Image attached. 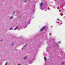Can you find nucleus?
Wrapping results in <instances>:
<instances>
[{
    "instance_id": "obj_1",
    "label": "nucleus",
    "mask_w": 65,
    "mask_h": 65,
    "mask_svg": "<svg viewBox=\"0 0 65 65\" xmlns=\"http://www.w3.org/2000/svg\"><path fill=\"white\" fill-rule=\"evenodd\" d=\"M46 27V26H45L43 27L40 30V31H42L44 29H45V28Z\"/></svg>"
},
{
    "instance_id": "obj_2",
    "label": "nucleus",
    "mask_w": 65,
    "mask_h": 65,
    "mask_svg": "<svg viewBox=\"0 0 65 65\" xmlns=\"http://www.w3.org/2000/svg\"><path fill=\"white\" fill-rule=\"evenodd\" d=\"M19 26H17L15 29H14V30H15L17 29H18V28H19Z\"/></svg>"
},
{
    "instance_id": "obj_3",
    "label": "nucleus",
    "mask_w": 65,
    "mask_h": 65,
    "mask_svg": "<svg viewBox=\"0 0 65 65\" xmlns=\"http://www.w3.org/2000/svg\"><path fill=\"white\" fill-rule=\"evenodd\" d=\"M43 5V3H41L40 4V7H41Z\"/></svg>"
},
{
    "instance_id": "obj_4",
    "label": "nucleus",
    "mask_w": 65,
    "mask_h": 65,
    "mask_svg": "<svg viewBox=\"0 0 65 65\" xmlns=\"http://www.w3.org/2000/svg\"><path fill=\"white\" fill-rule=\"evenodd\" d=\"M26 58L27 57H25L23 58V59L24 60H25V59H26Z\"/></svg>"
},
{
    "instance_id": "obj_5",
    "label": "nucleus",
    "mask_w": 65,
    "mask_h": 65,
    "mask_svg": "<svg viewBox=\"0 0 65 65\" xmlns=\"http://www.w3.org/2000/svg\"><path fill=\"white\" fill-rule=\"evenodd\" d=\"M13 19V17H12L10 18V20H12Z\"/></svg>"
},
{
    "instance_id": "obj_6",
    "label": "nucleus",
    "mask_w": 65,
    "mask_h": 65,
    "mask_svg": "<svg viewBox=\"0 0 65 65\" xmlns=\"http://www.w3.org/2000/svg\"><path fill=\"white\" fill-rule=\"evenodd\" d=\"M44 60H45V61H46V58H45V57H44Z\"/></svg>"
},
{
    "instance_id": "obj_7",
    "label": "nucleus",
    "mask_w": 65,
    "mask_h": 65,
    "mask_svg": "<svg viewBox=\"0 0 65 65\" xmlns=\"http://www.w3.org/2000/svg\"><path fill=\"white\" fill-rule=\"evenodd\" d=\"M12 27H11V28H10L9 29V30H11V29H12Z\"/></svg>"
},
{
    "instance_id": "obj_8",
    "label": "nucleus",
    "mask_w": 65,
    "mask_h": 65,
    "mask_svg": "<svg viewBox=\"0 0 65 65\" xmlns=\"http://www.w3.org/2000/svg\"><path fill=\"white\" fill-rule=\"evenodd\" d=\"M15 11H14L13 13V14H14V13H15Z\"/></svg>"
},
{
    "instance_id": "obj_9",
    "label": "nucleus",
    "mask_w": 65,
    "mask_h": 65,
    "mask_svg": "<svg viewBox=\"0 0 65 65\" xmlns=\"http://www.w3.org/2000/svg\"><path fill=\"white\" fill-rule=\"evenodd\" d=\"M26 45L24 46V47H23V48H22V50H23V48H24V47H25V46H26Z\"/></svg>"
},
{
    "instance_id": "obj_10",
    "label": "nucleus",
    "mask_w": 65,
    "mask_h": 65,
    "mask_svg": "<svg viewBox=\"0 0 65 65\" xmlns=\"http://www.w3.org/2000/svg\"><path fill=\"white\" fill-rule=\"evenodd\" d=\"M14 45V44L13 43L12 44H11V45Z\"/></svg>"
},
{
    "instance_id": "obj_11",
    "label": "nucleus",
    "mask_w": 65,
    "mask_h": 65,
    "mask_svg": "<svg viewBox=\"0 0 65 65\" xmlns=\"http://www.w3.org/2000/svg\"><path fill=\"white\" fill-rule=\"evenodd\" d=\"M26 1H27L26 0H25V1H24V2H25V3L26 2Z\"/></svg>"
},
{
    "instance_id": "obj_12",
    "label": "nucleus",
    "mask_w": 65,
    "mask_h": 65,
    "mask_svg": "<svg viewBox=\"0 0 65 65\" xmlns=\"http://www.w3.org/2000/svg\"><path fill=\"white\" fill-rule=\"evenodd\" d=\"M7 63L6 62V63L5 65H7Z\"/></svg>"
},
{
    "instance_id": "obj_13",
    "label": "nucleus",
    "mask_w": 65,
    "mask_h": 65,
    "mask_svg": "<svg viewBox=\"0 0 65 65\" xmlns=\"http://www.w3.org/2000/svg\"><path fill=\"white\" fill-rule=\"evenodd\" d=\"M3 41V40H0V41Z\"/></svg>"
},
{
    "instance_id": "obj_14",
    "label": "nucleus",
    "mask_w": 65,
    "mask_h": 65,
    "mask_svg": "<svg viewBox=\"0 0 65 65\" xmlns=\"http://www.w3.org/2000/svg\"><path fill=\"white\" fill-rule=\"evenodd\" d=\"M41 10H43V9H42V8H41Z\"/></svg>"
},
{
    "instance_id": "obj_15",
    "label": "nucleus",
    "mask_w": 65,
    "mask_h": 65,
    "mask_svg": "<svg viewBox=\"0 0 65 65\" xmlns=\"http://www.w3.org/2000/svg\"><path fill=\"white\" fill-rule=\"evenodd\" d=\"M58 43H60V42H58Z\"/></svg>"
},
{
    "instance_id": "obj_16",
    "label": "nucleus",
    "mask_w": 65,
    "mask_h": 65,
    "mask_svg": "<svg viewBox=\"0 0 65 65\" xmlns=\"http://www.w3.org/2000/svg\"><path fill=\"white\" fill-rule=\"evenodd\" d=\"M18 65H21V64H19Z\"/></svg>"
},
{
    "instance_id": "obj_17",
    "label": "nucleus",
    "mask_w": 65,
    "mask_h": 65,
    "mask_svg": "<svg viewBox=\"0 0 65 65\" xmlns=\"http://www.w3.org/2000/svg\"><path fill=\"white\" fill-rule=\"evenodd\" d=\"M56 23H58V22H56Z\"/></svg>"
},
{
    "instance_id": "obj_18",
    "label": "nucleus",
    "mask_w": 65,
    "mask_h": 65,
    "mask_svg": "<svg viewBox=\"0 0 65 65\" xmlns=\"http://www.w3.org/2000/svg\"><path fill=\"white\" fill-rule=\"evenodd\" d=\"M62 65H63V63H62Z\"/></svg>"
}]
</instances>
